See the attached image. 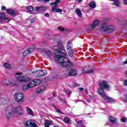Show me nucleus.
Here are the masks:
<instances>
[{
    "label": "nucleus",
    "mask_w": 127,
    "mask_h": 127,
    "mask_svg": "<svg viewBox=\"0 0 127 127\" xmlns=\"http://www.w3.org/2000/svg\"><path fill=\"white\" fill-rule=\"evenodd\" d=\"M58 47L59 49H55V51L56 53V56L55 57V60L59 64H61V66L63 67H71L73 64L69 61V60L64 56H66V51H65V49H64V47H63V45L61 44V41L57 42Z\"/></svg>",
    "instance_id": "nucleus-1"
},
{
    "label": "nucleus",
    "mask_w": 127,
    "mask_h": 127,
    "mask_svg": "<svg viewBox=\"0 0 127 127\" xmlns=\"http://www.w3.org/2000/svg\"><path fill=\"white\" fill-rule=\"evenodd\" d=\"M14 114H17L18 116L24 115V111L21 105H18L14 108L12 105H10L6 108L5 116L7 119H10V117Z\"/></svg>",
    "instance_id": "nucleus-2"
},
{
    "label": "nucleus",
    "mask_w": 127,
    "mask_h": 127,
    "mask_svg": "<svg viewBox=\"0 0 127 127\" xmlns=\"http://www.w3.org/2000/svg\"><path fill=\"white\" fill-rule=\"evenodd\" d=\"M100 88L98 89V94L100 95L105 94V92L104 91V89H105L107 90V91H110V85L108 83L107 80H102L99 84Z\"/></svg>",
    "instance_id": "nucleus-3"
},
{
    "label": "nucleus",
    "mask_w": 127,
    "mask_h": 127,
    "mask_svg": "<svg viewBox=\"0 0 127 127\" xmlns=\"http://www.w3.org/2000/svg\"><path fill=\"white\" fill-rule=\"evenodd\" d=\"M101 31L103 32H106V33H112L114 32L115 29L114 26L112 25H109L107 23H103L101 26Z\"/></svg>",
    "instance_id": "nucleus-4"
},
{
    "label": "nucleus",
    "mask_w": 127,
    "mask_h": 127,
    "mask_svg": "<svg viewBox=\"0 0 127 127\" xmlns=\"http://www.w3.org/2000/svg\"><path fill=\"white\" fill-rule=\"evenodd\" d=\"M13 97L17 103H23L24 102V96L22 93H15L13 94Z\"/></svg>",
    "instance_id": "nucleus-5"
},
{
    "label": "nucleus",
    "mask_w": 127,
    "mask_h": 127,
    "mask_svg": "<svg viewBox=\"0 0 127 127\" xmlns=\"http://www.w3.org/2000/svg\"><path fill=\"white\" fill-rule=\"evenodd\" d=\"M60 2V0H56L55 2H52L51 5H54L52 8V12H62V9H57V4Z\"/></svg>",
    "instance_id": "nucleus-6"
},
{
    "label": "nucleus",
    "mask_w": 127,
    "mask_h": 127,
    "mask_svg": "<svg viewBox=\"0 0 127 127\" xmlns=\"http://www.w3.org/2000/svg\"><path fill=\"white\" fill-rule=\"evenodd\" d=\"M34 75L35 77H43V76L47 75V71L45 70H37L34 72Z\"/></svg>",
    "instance_id": "nucleus-7"
},
{
    "label": "nucleus",
    "mask_w": 127,
    "mask_h": 127,
    "mask_svg": "<svg viewBox=\"0 0 127 127\" xmlns=\"http://www.w3.org/2000/svg\"><path fill=\"white\" fill-rule=\"evenodd\" d=\"M17 80L20 83H23V82H27V81H29L30 78L28 76L21 75L16 77Z\"/></svg>",
    "instance_id": "nucleus-8"
},
{
    "label": "nucleus",
    "mask_w": 127,
    "mask_h": 127,
    "mask_svg": "<svg viewBox=\"0 0 127 127\" xmlns=\"http://www.w3.org/2000/svg\"><path fill=\"white\" fill-rule=\"evenodd\" d=\"M77 75V70L76 69H71L68 73H64L65 77H75Z\"/></svg>",
    "instance_id": "nucleus-9"
},
{
    "label": "nucleus",
    "mask_w": 127,
    "mask_h": 127,
    "mask_svg": "<svg viewBox=\"0 0 127 127\" xmlns=\"http://www.w3.org/2000/svg\"><path fill=\"white\" fill-rule=\"evenodd\" d=\"M100 96L102 97L104 100H106L108 102V103H115L116 102V99L111 98L109 96H107L105 93L103 94H101Z\"/></svg>",
    "instance_id": "nucleus-10"
},
{
    "label": "nucleus",
    "mask_w": 127,
    "mask_h": 127,
    "mask_svg": "<svg viewBox=\"0 0 127 127\" xmlns=\"http://www.w3.org/2000/svg\"><path fill=\"white\" fill-rule=\"evenodd\" d=\"M99 24H100V21L98 20H94L93 22L89 25V30H93L95 27L99 26Z\"/></svg>",
    "instance_id": "nucleus-11"
},
{
    "label": "nucleus",
    "mask_w": 127,
    "mask_h": 127,
    "mask_svg": "<svg viewBox=\"0 0 127 127\" xmlns=\"http://www.w3.org/2000/svg\"><path fill=\"white\" fill-rule=\"evenodd\" d=\"M25 127H37V125L31 120H29L25 123Z\"/></svg>",
    "instance_id": "nucleus-12"
},
{
    "label": "nucleus",
    "mask_w": 127,
    "mask_h": 127,
    "mask_svg": "<svg viewBox=\"0 0 127 127\" xmlns=\"http://www.w3.org/2000/svg\"><path fill=\"white\" fill-rule=\"evenodd\" d=\"M39 84V81L38 79H34L33 80L30 81L28 84L29 88H33L35 86H37Z\"/></svg>",
    "instance_id": "nucleus-13"
},
{
    "label": "nucleus",
    "mask_w": 127,
    "mask_h": 127,
    "mask_svg": "<svg viewBox=\"0 0 127 127\" xmlns=\"http://www.w3.org/2000/svg\"><path fill=\"white\" fill-rule=\"evenodd\" d=\"M2 83L4 85H12V86H14V85L13 84V83L7 79H5L3 80Z\"/></svg>",
    "instance_id": "nucleus-14"
},
{
    "label": "nucleus",
    "mask_w": 127,
    "mask_h": 127,
    "mask_svg": "<svg viewBox=\"0 0 127 127\" xmlns=\"http://www.w3.org/2000/svg\"><path fill=\"white\" fill-rule=\"evenodd\" d=\"M7 102V98L4 99L2 96H0V105H4Z\"/></svg>",
    "instance_id": "nucleus-15"
},
{
    "label": "nucleus",
    "mask_w": 127,
    "mask_h": 127,
    "mask_svg": "<svg viewBox=\"0 0 127 127\" xmlns=\"http://www.w3.org/2000/svg\"><path fill=\"white\" fill-rule=\"evenodd\" d=\"M35 10L36 11H45L46 10V7L44 6L36 7Z\"/></svg>",
    "instance_id": "nucleus-16"
},
{
    "label": "nucleus",
    "mask_w": 127,
    "mask_h": 127,
    "mask_svg": "<svg viewBox=\"0 0 127 127\" xmlns=\"http://www.w3.org/2000/svg\"><path fill=\"white\" fill-rule=\"evenodd\" d=\"M6 11L7 13H8V14H10L11 16H13L15 14L13 9H6Z\"/></svg>",
    "instance_id": "nucleus-17"
},
{
    "label": "nucleus",
    "mask_w": 127,
    "mask_h": 127,
    "mask_svg": "<svg viewBox=\"0 0 127 127\" xmlns=\"http://www.w3.org/2000/svg\"><path fill=\"white\" fill-rule=\"evenodd\" d=\"M50 125H52V121L50 120H46L44 123L45 127H49Z\"/></svg>",
    "instance_id": "nucleus-18"
},
{
    "label": "nucleus",
    "mask_w": 127,
    "mask_h": 127,
    "mask_svg": "<svg viewBox=\"0 0 127 127\" xmlns=\"http://www.w3.org/2000/svg\"><path fill=\"white\" fill-rule=\"evenodd\" d=\"M82 73L93 74V73H94V70L91 69L90 70H87L86 69V68H84L83 69H82Z\"/></svg>",
    "instance_id": "nucleus-19"
},
{
    "label": "nucleus",
    "mask_w": 127,
    "mask_h": 127,
    "mask_svg": "<svg viewBox=\"0 0 127 127\" xmlns=\"http://www.w3.org/2000/svg\"><path fill=\"white\" fill-rule=\"evenodd\" d=\"M67 51L68 53L69 56H70V57H72L74 54L73 49L72 48L70 49H67Z\"/></svg>",
    "instance_id": "nucleus-20"
},
{
    "label": "nucleus",
    "mask_w": 127,
    "mask_h": 127,
    "mask_svg": "<svg viewBox=\"0 0 127 127\" xmlns=\"http://www.w3.org/2000/svg\"><path fill=\"white\" fill-rule=\"evenodd\" d=\"M109 121L111 123H112V124H116L117 123V119H116L115 117L110 116L109 117Z\"/></svg>",
    "instance_id": "nucleus-21"
},
{
    "label": "nucleus",
    "mask_w": 127,
    "mask_h": 127,
    "mask_svg": "<svg viewBox=\"0 0 127 127\" xmlns=\"http://www.w3.org/2000/svg\"><path fill=\"white\" fill-rule=\"evenodd\" d=\"M63 122L65 124H70V123L71 122V120H70L68 117H65L63 120Z\"/></svg>",
    "instance_id": "nucleus-22"
},
{
    "label": "nucleus",
    "mask_w": 127,
    "mask_h": 127,
    "mask_svg": "<svg viewBox=\"0 0 127 127\" xmlns=\"http://www.w3.org/2000/svg\"><path fill=\"white\" fill-rule=\"evenodd\" d=\"M88 5L91 8H95L96 7V3H95L94 1H91Z\"/></svg>",
    "instance_id": "nucleus-23"
},
{
    "label": "nucleus",
    "mask_w": 127,
    "mask_h": 127,
    "mask_svg": "<svg viewBox=\"0 0 127 127\" xmlns=\"http://www.w3.org/2000/svg\"><path fill=\"white\" fill-rule=\"evenodd\" d=\"M75 11L77 15H78L79 17H82V12H81V10L80 9H76Z\"/></svg>",
    "instance_id": "nucleus-24"
},
{
    "label": "nucleus",
    "mask_w": 127,
    "mask_h": 127,
    "mask_svg": "<svg viewBox=\"0 0 127 127\" xmlns=\"http://www.w3.org/2000/svg\"><path fill=\"white\" fill-rule=\"evenodd\" d=\"M45 89V87L42 85L38 88L37 92L38 93H41V92H43L44 91Z\"/></svg>",
    "instance_id": "nucleus-25"
},
{
    "label": "nucleus",
    "mask_w": 127,
    "mask_h": 127,
    "mask_svg": "<svg viewBox=\"0 0 127 127\" xmlns=\"http://www.w3.org/2000/svg\"><path fill=\"white\" fill-rule=\"evenodd\" d=\"M30 53V50L27 49L23 52V56H27Z\"/></svg>",
    "instance_id": "nucleus-26"
},
{
    "label": "nucleus",
    "mask_w": 127,
    "mask_h": 127,
    "mask_svg": "<svg viewBox=\"0 0 127 127\" xmlns=\"http://www.w3.org/2000/svg\"><path fill=\"white\" fill-rule=\"evenodd\" d=\"M26 110L28 115H33V111H32V110L30 108H29V107H26Z\"/></svg>",
    "instance_id": "nucleus-27"
},
{
    "label": "nucleus",
    "mask_w": 127,
    "mask_h": 127,
    "mask_svg": "<svg viewBox=\"0 0 127 127\" xmlns=\"http://www.w3.org/2000/svg\"><path fill=\"white\" fill-rule=\"evenodd\" d=\"M4 67L6 69H11V65L8 63H5L4 64Z\"/></svg>",
    "instance_id": "nucleus-28"
},
{
    "label": "nucleus",
    "mask_w": 127,
    "mask_h": 127,
    "mask_svg": "<svg viewBox=\"0 0 127 127\" xmlns=\"http://www.w3.org/2000/svg\"><path fill=\"white\" fill-rule=\"evenodd\" d=\"M72 46H73V44H72V42L68 41L67 42V49L72 48Z\"/></svg>",
    "instance_id": "nucleus-29"
},
{
    "label": "nucleus",
    "mask_w": 127,
    "mask_h": 127,
    "mask_svg": "<svg viewBox=\"0 0 127 127\" xmlns=\"http://www.w3.org/2000/svg\"><path fill=\"white\" fill-rule=\"evenodd\" d=\"M5 18V14L4 13H0V18L2 20Z\"/></svg>",
    "instance_id": "nucleus-30"
},
{
    "label": "nucleus",
    "mask_w": 127,
    "mask_h": 127,
    "mask_svg": "<svg viewBox=\"0 0 127 127\" xmlns=\"http://www.w3.org/2000/svg\"><path fill=\"white\" fill-rule=\"evenodd\" d=\"M26 8L28 11H33V7L32 6H28L26 7Z\"/></svg>",
    "instance_id": "nucleus-31"
},
{
    "label": "nucleus",
    "mask_w": 127,
    "mask_h": 127,
    "mask_svg": "<svg viewBox=\"0 0 127 127\" xmlns=\"http://www.w3.org/2000/svg\"><path fill=\"white\" fill-rule=\"evenodd\" d=\"M46 54H47V56L50 57L51 56V51L48 50L47 51H45Z\"/></svg>",
    "instance_id": "nucleus-32"
},
{
    "label": "nucleus",
    "mask_w": 127,
    "mask_h": 127,
    "mask_svg": "<svg viewBox=\"0 0 127 127\" xmlns=\"http://www.w3.org/2000/svg\"><path fill=\"white\" fill-rule=\"evenodd\" d=\"M29 86H28V84L27 85H24L23 86V90L24 91H26V90H27V89H29Z\"/></svg>",
    "instance_id": "nucleus-33"
},
{
    "label": "nucleus",
    "mask_w": 127,
    "mask_h": 127,
    "mask_svg": "<svg viewBox=\"0 0 127 127\" xmlns=\"http://www.w3.org/2000/svg\"><path fill=\"white\" fill-rule=\"evenodd\" d=\"M54 78V79H60V76L58 74H55Z\"/></svg>",
    "instance_id": "nucleus-34"
},
{
    "label": "nucleus",
    "mask_w": 127,
    "mask_h": 127,
    "mask_svg": "<svg viewBox=\"0 0 127 127\" xmlns=\"http://www.w3.org/2000/svg\"><path fill=\"white\" fill-rule=\"evenodd\" d=\"M121 122H122V123H126V122H127V118H126V117H122L121 119Z\"/></svg>",
    "instance_id": "nucleus-35"
},
{
    "label": "nucleus",
    "mask_w": 127,
    "mask_h": 127,
    "mask_svg": "<svg viewBox=\"0 0 127 127\" xmlns=\"http://www.w3.org/2000/svg\"><path fill=\"white\" fill-rule=\"evenodd\" d=\"M66 93L67 94L68 97H70V95H71V93L72 92H71V90L68 89L66 91Z\"/></svg>",
    "instance_id": "nucleus-36"
},
{
    "label": "nucleus",
    "mask_w": 127,
    "mask_h": 127,
    "mask_svg": "<svg viewBox=\"0 0 127 127\" xmlns=\"http://www.w3.org/2000/svg\"><path fill=\"white\" fill-rule=\"evenodd\" d=\"M3 20H4L6 22H9V21H10V19L5 18L4 19H3Z\"/></svg>",
    "instance_id": "nucleus-37"
},
{
    "label": "nucleus",
    "mask_w": 127,
    "mask_h": 127,
    "mask_svg": "<svg viewBox=\"0 0 127 127\" xmlns=\"http://www.w3.org/2000/svg\"><path fill=\"white\" fill-rule=\"evenodd\" d=\"M58 29L59 30H60L61 31H64V28L62 27H58Z\"/></svg>",
    "instance_id": "nucleus-38"
},
{
    "label": "nucleus",
    "mask_w": 127,
    "mask_h": 127,
    "mask_svg": "<svg viewBox=\"0 0 127 127\" xmlns=\"http://www.w3.org/2000/svg\"><path fill=\"white\" fill-rule=\"evenodd\" d=\"M5 8H6V7L4 6H2L1 8L2 10H5Z\"/></svg>",
    "instance_id": "nucleus-39"
},
{
    "label": "nucleus",
    "mask_w": 127,
    "mask_h": 127,
    "mask_svg": "<svg viewBox=\"0 0 127 127\" xmlns=\"http://www.w3.org/2000/svg\"><path fill=\"white\" fill-rule=\"evenodd\" d=\"M58 37H59V35H55L54 36V39H55V38H57H57H58Z\"/></svg>",
    "instance_id": "nucleus-40"
},
{
    "label": "nucleus",
    "mask_w": 127,
    "mask_h": 127,
    "mask_svg": "<svg viewBox=\"0 0 127 127\" xmlns=\"http://www.w3.org/2000/svg\"><path fill=\"white\" fill-rule=\"evenodd\" d=\"M124 84H125V86H127V79H125L124 80Z\"/></svg>",
    "instance_id": "nucleus-41"
},
{
    "label": "nucleus",
    "mask_w": 127,
    "mask_h": 127,
    "mask_svg": "<svg viewBox=\"0 0 127 127\" xmlns=\"http://www.w3.org/2000/svg\"><path fill=\"white\" fill-rule=\"evenodd\" d=\"M45 16L46 17H49V13H46L45 14Z\"/></svg>",
    "instance_id": "nucleus-42"
},
{
    "label": "nucleus",
    "mask_w": 127,
    "mask_h": 127,
    "mask_svg": "<svg viewBox=\"0 0 127 127\" xmlns=\"http://www.w3.org/2000/svg\"><path fill=\"white\" fill-rule=\"evenodd\" d=\"M53 97H56V96H57L56 92H53Z\"/></svg>",
    "instance_id": "nucleus-43"
},
{
    "label": "nucleus",
    "mask_w": 127,
    "mask_h": 127,
    "mask_svg": "<svg viewBox=\"0 0 127 127\" xmlns=\"http://www.w3.org/2000/svg\"><path fill=\"white\" fill-rule=\"evenodd\" d=\"M123 3L124 4H127V0H124Z\"/></svg>",
    "instance_id": "nucleus-44"
},
{
    "label": "nucleus",
    "mask_w": 127,
    "mask_h": 127,
    "mask_svg": "<svg viewBox=\"0 0 127 127\" xmlns=\"http://www.w3.org/2000/svg\"><path fill=\"white\" fill-rule=\"evenodd\" d=\"M78 89L79 90V91H84V88L82 87H79Z\"/></svg>",
    "instance_id": "nucleus-45"
},
{
    "label": "nucleus",
    "mask_w": 127,
    "mask_h": 127,
    "mask_svg": "<svg viewBox=\"0 0 127 127\" xmlns=\"http://www.w3.org/2000/svg\"><path fill=\"white\" fill-rule=\"evenodd\" d=\"M57 113H61V111L60 109H57L56 110Z\"/></svg>",
    "instance_id": "nucleus-46"
},
{
    "label": "nucleus",
    "mask_w": 127,
    "mask_h": 127,
    "mask_svg": "<svg viewBox=\"0 0 127 127\" xmlns=\"http://www.w3.org/2000/svg\"><path fill=\"white\" fill-rule=\"evenodd\" d=\"M22 73L21 72H17L15 73V75H21Z\"/></svg>",
    "instance_id": "nucleus-47"
},
{
    "label": "nucleus",
    "mask_w": 127,
    "mask_h": 127,
    "mask_svg": "<svg viewBox=\"0 0 127 127\" xmlns=\"http://www.w3.org/2000/svg\"><path fill=\"white\" fill-rule=\"evenodd\" d=\"M53 99V96L50 97L48 98V100H52Z\"/></svg>",
    "instance_id": "nucleus-48"
},
{
    "label": "nucleus",
    "mask_w": 127,
    "mask_h": 127,
    "mask_svg": "<svg viewBox=\"0 0 127 127\" xmlns=\"http://www.w3.org/2000/svg\"><path fill=\"white\" fill-rule=\"evenodd\" d=\"M42 1H44V2H47V1H49V0H44Z\"/></svg>",
    "instance_id": "nucleus-49"
},
{
    "label": "nucleus",
    "mask_w": 127,
    "mask_h": 127,
    "mask_svg": "<svg viewBox=\"0 0 127 127\" xmlns=\"http://www.w3.org/2000/svg\"><path fill=\"white\" fill-rule=\"evenodd\" d=\"M77 1H78V2H82V1H83V0H77Z\"/></svg>",
    "instance_id": "nucleus-50"
},
{
    "label": "nucleus",
    "mask_w": 127,
    "mask_h": 127,
    "mask_svg": "<svg viewBox=\"0 0 127 127\" xmlns=\"http://www.w3.org/2000/svg\"><path fill=\"white\" fill-rule=\"evenodd\" d=\"M124 64H127V60H126V61H125V62H124Z\"/></svg>",
    "instance_id": "nucleus-51"
},
{
    "label": "nucleus",
    "mask_w": 127,
    "mask_h": 127,
    "mask_svg": "<svg viewBox=\"0 0 127 127\" xmlns=\"http://www.w3.org/2000/svg\"><path fill=\"white\" fill-rule=\"evenodd\" d=\"M73 118H75V117H79V115H73Z\"/></svg>",
    "instance_id": "nucleus-52"
},
{
    "label": "nucleus",
    "mask_w": 127,
    "mask_h": 127,
    "mask_svg": "<svg viewBox=\"0 0 127 127\" xmlns=\"http://www.w3.org/2000/svg\"><path fill=\"white\" fill-rule=\"evenodd\" d=\"M86 102H87V103H90V100L89 99H87L86 100Z\"/></svg>",
    "instance_id": "nucleus-53"
},
{
    "label": "nucleus",
    "mask_w": 127,
    "mask_h": 127,
    "mask_svg": "<svg viewBox=\"0 0 127 127\" xmlns=\"http://www.w3.org/2000/svg\"><path fill=\"white\" fill-rule=\"evenodd\" d=\"M1 22H2V21H1V20H0V23H1Z\"/></svg>",
    "instance_id": "nucleus-54"
},
{
    "label": "nucleus",
    "mask_w": 127,
    "mask_h": 127,
    "mask_svg": "<svg viewBox=\"0 0 127 127\" xmlns=\"http://www.w3.org/2000/svg\"><path fill=\"white\" fill-rule=\"evenodd\" d=\"M64 104H66V101H64Z\"/></svg>",
    "instance_id": "nucleus-55"
},
{
    "label": "nucleus",
    "mask_w": 127,
    "mask_h": 127,
    "mask_svg": "<svg viewBox=\"0 0 127 127\" xmlns=\"http://www.w3.org/2000/svg\"><path fill=\"white\" fill-rule=\"evenodd\" d=\"M42 0V1H43V0Z\"/></svg>",
    "instance_id": "nucleus-56"
},
{
    "label": "nucleus",
    "mask_w": 127,
    "mask_h": 127,
    "mask_svg": "<svg viewBox=\"0 0 127 127\" xmlns=\"http://www.w3.org/2000/svg\"><path fill=\"white\" fill-rule=\"evenodd\" d=\"M1 96L0 95V97Z\"/></svg>",
    "instance_id": "nucleus-57"
}]
</instances>
